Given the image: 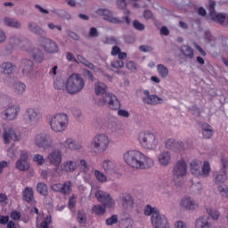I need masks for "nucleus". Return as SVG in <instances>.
<instances>
[{"label":"nucleus","mask_w":228,"mask_h":228,"mask_svg":"<svg viewBox=\"0 0 228 228\" xmlns=\"http://www.w3.org/2000/svg\"><path fill=\"white\" fill-rule=\"evenodd\" d=\"M123 160L134 170H147L154 167V159L138 150H129L123 154Z\"/></svg>","instance_id":"nucleus-1"},{"label":"nucleus","mask_w":228,"mask_h":228,"mask_svg":"<svg viewBox=\"0 0 228 228\" xmlns=\"http://www.w3.org/2000/svg\"><path fill=\"white\" fill-rule=\"evenodd\" d=\"M144 215L151 216V222L153 228H170V223L167 216L161 215L158 208L147 205L144 208Z\"/></svg>","instance_id":"nucleus-2"},{"label":"nucleus","mask_w":228,"mask_h":228,"mask_svg":"<svg viewBox=\"0 0 228 228\" xmlns=\"http://www.w3.org/2000/svg\"><path fill=\"white\" fill-rule=\"evenodd\" d=\"M172 175L173 178L171 179L172 186H181L183 184V180L184 177L188 175V163L184 159H180L177 160L172 168Z\"/></svg>","instance_id":"nucleus-3"},{"label":"nucleus","mask_w":228,"mask_h":228,"mask_svg":"<svg viewBox=\"0 0 228 228\" xmlns=\"http://www.w3.org/2000/svg\"><path fill=\"white\" fill-rule=\"evenodd\" d=\"M83 88H85V79L80 74L70 75L65 83V90L69 95H77L83 92Z\"/></svg>","instance_id":"nucleus-4"},{"label":"nucleus","mask_w":228,"mask_h":228,"mask_svg":"<svg viewBox=\"0 0 228 228\" xmlns=\"http://www.w3.org/2000/svg\"><path fill=\"white\" fill-rule=\"evenodd\" d=\"M138 142L145 151H156L159 145L158 135L151 132H141L138 134Z\"/></svg>","instance_id":"nucleus-5"},{"label":"nucleus","mask_w":228,"mask_h":228,"mask_svg":"<svg viewBox=\"0 0 228 228\" xmlns=\"http://www.w3.org/2000/svg\"><path fill=\"white\" fill-rule=\"evenodd\" d=\"M110 137L104 133L94 135L90 143V149L98 154L106 152L110 148Z\"/></svg>","instance_id":"nucleus-6"},{"label":"nucleus","mask_w":228,"mask_h":228,"mask_svg":"<svg viewBox=\"0 0 228 228\" xmlns=\"http://www.w3.org/2000/svg\"><path fill=\"white\" fill-rule=\"evenodd\" d=\"M49 126L53 133H63L69 126V116L65 113H57L52 116Z\"/></svg>","instance_id":"nucleus-7"},{"label":"nucleus","mask_w":228,"mask_h":228,"mask_svg":"<svg viewBox=\"0 0 228 228\" xmlns=\"http://www.w3.org/2000/svg\"><path fill=\"white\" fill-rule=\"evenodd\" d=\"M0 133L3 134L4 143H10V140L20 142V132L15 130L11 126L0 122Z\"/></svg>","instance_id":"nucleus-8"},{"label":"nucleus","mask_w":228,"mask_h":228,"mask_svg":"<svg viewBox=\"0 0 228 228\" xmlns=\"http://www.w3.org/2000/svg\"><path fill=\"white\" fill-rule=\"evenodd\" d=\"M42 120V112L35 107L26 109L23 115V121L28 126H37Z\"/></svg>","instance_id":"nucleus-9"},{"label":"nucleus","mask_w":228,"mask_h":228,"mask_svg":"<svg viewBox=\"0 0 228 228\" xmlns=\"http://www.w3.org/2000/svg\"><path fill=\"white\" fill-rule=\"evenodd\" d=\"M34 143L38 149H43V151H47L48 149L53 148V145L54 144L53 137L44 132L37 134L34 136Z\"/></svg>","instance_id":"nucleus-10"},{"label":"nucleus","mask_w":228,"mask_h":228,"mask_svg":"<svg viewBox=\"0 0 228 228\" xmlns=\"http://www.w3.org/2000/svg\"><path fill=\"white\" fill-rule=\"evenodd\" d=\"M98 104L99 106H104V104H107L110 110H120V101H118V98L111 93L107 94L103 98H100Z\"/></svg>","instance_id":"nucleus-11"},{"label":"nucleus","mask_w":228,"mask_h":228,"mask_svg":"<svg viewBox=\"0 0 228 228\" xmlns=\"http://www.w3.org/2000/svg\"><path fill=\"white\" fill-rule=\"evenodd\" d=\"M20 113V106L17 104L9 105L4 111L1 112V115L4 117V120L12 122L17 120L19 114Z\"/></svg>","instance_id":"nucleus-12"},{"label":"nucleus","mask_w":228,"mask_h":228,"mask_svg":"<svg viewBox=\"0 0 228 228\" xmlns=\"http://www.w3.org/2000/svg\"><path fill=\"white\" fill-rule=\"evenodd\" d=\"M180 208L184 211H197L199 209V202L190 196H183L180 200Z\"/></svg>","instance_id":"nucleus-13"},{"label":"nucleus","mask_w":228,"mask_h":228,"mask_svg":"<svg viewBox=\"0 0 228 228\" xmlns=\"http://www.w3.org/2000/svg\"><path fill=\"white\" fill-rule=\"evenodd\" d=\"M29 154L26 151H21L20 153V159L15 163V167L20 172H28L29 170Z\"/></svg>","instance_id":"nucleus-14"},{"label":"nucleus","mask_w":228,"mask_h":228,"mask_svg":"<svg viewBox=\"0 0 228 228\" xmlns=\"http://www.w3.org/2000/svg\"><path fill=\"white\" fill-rule=\"evenodd\" d=\"M142 102L148 106H158V104H163L165 100L156 94H151L149 90L143 91Z\"/></svg>","instance_id":"nucleus-15"},{"label":"nucleus","mask_w":228,"mask_h":228,"mask_svg":"<svg viewBox=\"0 0 228 228\" xmlns=\"http://www.w3.org/2000/svg\"><path fill=\"white\" fill-rule=\"evenodd\" d=\"M40 45L44 51H45V53H49L50 54H54L60 51L56 42L49 38H43L41 40Z\"/></svg>","instance_id":"nucleus-16"},{"label":"nucleus","mask_w":228,"mask_h":228,"mask_svg":"<svg viewBox=\"0 0 228 228\" xmlns=\"http://www.w3.org/2000/svg\"><path fill=\"white\" fill-rule=\"evenodd\" d=\"M157 161L159 167H168L172 163V153L169 151H161L157 155Z\"/></svg>","instance_id":"nucleus-17"},{"label":"nucleus","mask_w":228,"mask_h":228,"mask_svg":"<svg viewBox=\"0 0 228 228\" xmlns=\"http://www.w3.org/2000/svg\"><path fill=\"white\" fill-rule=\"evenodd\" d=\"M61 151L53 150L46 157L47 163L53 165V167H58L61 163Z\"/></svg>","instance_id":"nucleus-18"},{"label":"nucleus","mask_w":228,"mask_h":228,"mask_svg":"<svg viewBox=\"0 0 228 228\" xmlns=\"http://www.w3.org/2000/svg\"><path fill=\"white\" fill-rule=\"evenodd\" d=\"M97 14L103 17L104 20H107V22H110L111 24H121L122 22L120 19L113 17V12L107 9L98 10Z\"/></svg>","instance_id":"nucleus-19"},{"label":"nucleus","mask_w":228,"mask_h":228,"mask_svg":"<svg viewBox=\"0 0 228 228\" xmlns=\"http://www.w3.org/2000/svg\"><path fill=\"white\" fill-rule=\"evenodd\" d=\"M119 200L123 209H133L134 208V199L127 192L122 193L119 196Z\"/></svg>","instance_id":"nucleus-20"},{"label":"nucleus","mask_w":228,"mask_h":228,"mask_svg":"<svg viewBox=\"0 0 228 228\" xmlns=\"http://www.w3.org/2000/svg\"><path fill=\"white\" fill-rule=\"evenodd\" d=\"M165 147L168 151H173V152H181L184 149V143L177 142L175 139H167L165 142Z\"/></svg>","instance_id":"nucleus-21"},{"label":"nucleus","mask_w":228,"mask_h":228,"mask_svg":"<svg viewBox=\"0 0 228 228\" xmlns=\"http://www.w3.org/2000/svg\"><path fill=\"white\" fill-rule=\"evenodd\" d=\"M77 170V160L72 159V160H67L64 163L61 165V171L60 169H57V174H61V172H76Z\"/></svg>","instance_id":"nucleus-22"},{"label":"nucleus","mask_w":228,"mask_h":228,"mask_svg":"<svg viewBox=\"0 0 228 228\" xmlns=\"http://www.w3.org/2000/svg\"><path fill=\"white\" fill-rule=\"evenodd\" d=\"M215 6H216V2L209 0V15L212 20H215V22L222 23L224 20H225V15L222 13H216V12H215Z\"/></svg>","instance_id":"nucleus-23"},{"label":"nucleus","mask_w":228,"mask_h":228,"mask_svg":"<svg viewBox=\"0 0 228 228\" xmlns=\"http://www.w3.org/2000/svg\"><path fill=\"white\" fill-rule=\"evenodd\" d=\"M64 145L66 149H69V151H81V149H83V143L71 137H68L65 140Z\"/></svg>","instance_id":"nucleus-24"},{"label":"nucleus","mask_w":228,"mask_h":228,"mask_svg":"<svg viewBox=\"0 0 228 228\" xmlns=\"http://www.w3.org/2000/svg\"><path fill=\"white\" fill-rule=\"evenodd\" d=\"M102 168L105 174H117V164L113 160L104 159L102 163Z\"/></svg>","instance_id":"nucleus-25"},{"label":"nucleus","mask_w":228,"mask_h":228,"mask_svg":"<svg viewBox=\"0 0 228 228\" xmlns=\"http://www.w3.org/2000/svg\"><path fill=\"white\" fill-rule=\"evenodd\" d=\"M190 170L192 175H195V177H202L201 169H200V161L192 160L190 163Z\"/></svg>","instance_id":"nucleus-26"},{"label":"nucleus","mask_w":228,"mask_h":228,"mask_svg":"<svg viewBox=\"0 0 228 228\" xmlns=\"http://www.w3.org/2000/svg\"><path fill=\"white\" fill-rule=\"evenodd\" d=\"M26 84H24V82H15L12 85V92L15 95H24V94L26 93Z\"/></svg>","instance_id":"nucleus-27"},{"label":"nucleus","mask_w":228,"mask_h":228,"mask_svg":"<svg viewBox=\"0 0 228 228\" xmlns=\"http://www.w3.org/2000/svg\"><path fill=\"white\" fill-rule=\"evenodd\" d=\"M0 70L2 74H5L7 76H10V74H13V71L15 70V65H13L12 62H3L0 65Z\"/></svg>","instance_id":"nucleus-28"},{"label":"nucleus","mask_w":228,"mask_h":228,"mask_svg":"<svg viewBox=\"0 0 228 228\" xmlns=\"http://www.w3.org/2000/svg\"><path fill=\"white\" fill-rule=\"evenodd\" d=\"M202 136L205 140H209L213 136V128L208 123L201 125Z\"/></svg>","instance_id":"nucleus-29"},{"label":"nucleus","mask_w":228,"mask_h":228,"mask_svg":"<svg viewBox=\"0 0 228 228\" xmlns=\"http://www.w3.org/2000/svg\"><path fill=\"white\" fill-rule=\"evenodd\" d=\"M195 228H213L207 216L200 217L196 220Z\"/></svg>","instance_id":"nucleus-30"},{"label":"nucleus","mask_w":228,"mask_h":228,"mask_svg":"<svg viewBox=\"0 0 228 228\" xmlns=\"http://www.w3.org/2000/svg\"><path fill=\"white\" fill-rule=\"evenodd\" d=\"M22 197L25 202H31V200H33V199L35 198V192L33 191V188L26 187L22 191Z\"/></svg>","instance_id":"nucleus-31"},{"label":"nucleus","mask_w":228,"mask_h":228,"mask_svg":"<svg viewBox=\"0 0 228 228\" xmlns=\"http://www.w3.org/2000/svg\"><path fill=\"white\" fill-rule=\"evenodd\" d=\"M4 26H7V28H14L15 29H20L21 26L20 21L12 18H4Z\"/></svg>","instance_id":"nucleus-32"},{"label":"nucleus","mask_w":228,"mask_h":228,"mask_svg":"<svg viewBox=\"0 0 228 228\" xmlns=\"http://www.w3.org/2000/svg\"><path fill=\"white\" fill-rule=\"evenodd\" d=\"M106 90H108V86H106V84L102 82H96L94 84V92L96 95H104Z\"/></svg>","instance_id":"nucleus-33"},{"label":"nucleus","mask_w":228,"mask_h":228,"mask_svg":"<svg viewBox=\"0 0 228 228\" xmlns=\"http://www.w3.org/2000/svg\"><path fill=\"white\" fill-rule=\"evenodd\" d=\"M216 184H223L227 181V172L219 171L215 175Z\"/></svg>","instance_id":"nucleus-34"},{"label":"nucleus","mask_w":228,"mask_h":228,"mask_svg":"<svg viewBox=\"0 0 228 228\" xmlns=\"http://www.w3.org/2000/svg\"><path fill=\"white\" fill-rule=\"evenodd\" d=\"M23 74H30L33 70V61L28 59H24L21 63Z\"/></svg>","instance_id":"nucleus-35"},{"label":"nucleus","mask_w":228,"mask_h":228,"mask_svg":"<svg viewBox=\"0 0 228 228\" xmlns=\"http://www.w3.org/2000/svg\"><path fill=\"white\" fill-rule=\"evenodd\" d=\"M211 174V164L205 160L201 166V177H209Z\"/></svg>","instance_id":"nucleus-36"},{"label":"nucleus","mask_w":228,"mask_h":228,"mask_svg":"<svg viewBox=\"0 0 228 228\" xmlns=\"http://www.w3.org/2000/svg\"><path fill=\"white\" fill-rule=\"evenodd\" d=\"M110 192H106L102 190H98L95 192V198L97 199L98 202H102V204L103 202H106L107 199H110Z\"/></svg>","instance_id":"nucleus-37"},{"label":"nucleus","mask_w":228,"mask_h":228,"mask_svg":"<svg viewBox=\"0 0 228 228\" xmlns=\"http://www.w3.org/2000/svg\"><path fill=\"white\" fill-rule=\"evenodd\" d=\"M94 175L96 181H98V183H108V176H106V175L102 171L99 169H95L94 171Z\"/></svg>","instance_id":"nucleus-38"},{"label":"nucleus","mask_w":228,"mask_h":228,"mask_svg":"<svg viewBox=\"0 0 228 228\" xmlns=\"http://www.w3.org/2000/svg\"><path fill=\"white\" fill-rule=\"evenodd\" d=\"M157 71L159 77H161L162 79L168 77V74H169L168 68H167L165 65L159 64L157 66Z\"/></svg>","instance_id":"nucleus-39"},{"label":"nucleus","mask_w":228,"mask_h":228,"mask_svg":"<svg viewBox=\"0 0 228 228\" xmlns=\"http://www.w3.org/2000/svg\"><path fill=\"white\" fill-rule=\"evenodd\" d=\"M28 28V30L31 31V33H35V35H44V30L36 22H29Z\"/></svg>","instance_id":"nucleus-40"},{"label":"nucleus","mask_w":228,"mask_h":228,"mask_svg":"<svg viewBox=\"0 0 228 228\" xmlns=\"http://www.w3.org/2000/svg\"><path fill=\"white\" fill-rule=\"evenodd\" d=\"M32 57L36 61H38V63H42V61H44V53L38 48L32 51Z\"/></svg>","instance_id":"nucleus-41"},{"label":"nucleus","mask_w":228,"mask_h":228,"mask_svg":"<svg viewBox=\"0 0 228 228\" xmlns=\"http://www.w3.org/2000/svg\"><path fill=\"white\" fill-rule=\"evenodd\" d=\"M77 63H82L83 65H86V67H88V69H91V70H95V66L82 55H77Z\"/></svg>","instance_id":"nucleus-42"},{"label":"nucleus","mask_w":228,"mask_h":228,"mask_svg":"<svg viewBox=\"0 0 228 228\" xmlns=\"http://www.w3.org/2000/svg\"><path fill=\"white\" fill-rule=\"evenodd\" d=\"M206 211L212 220H218L220 218V211L217 209L208 207L207 208Z\"/></svg>","instance_id":"nucleus-43"},{"label":"nucleus","mask_w":228,"mask_h":228,"mask_svg":"<svg viewBox=\"0 0 228 228\" xmlns=\"http://www.w3.org/2000/svg\"><path fill=\"white\" fill-rule=\"evenodd\" d=\"M77 167H80V172H90V167L88 166V163L86 162V159H80L77 160Z\"/></svg>","instance_id":"nucleus-44"},{"label":"nucleus","mask_w":228,"mask_h":228,"mask_svg":"<svg viewBox=\"0 0 228 228\" xmlns=\"http://www.w3.org/2000/svg\"><path fill=\"white\" fill-rule=\"evenodd\" d=\"M70 191H72V183L70 181H67L61 184V193L63 195H69Z\"/></svg>","instance_id":"nucleus-45"},{"label":"nucleus","mask_w":228,"mask_h":228,"mask_svg":"<svg viewBox=\"0 0 228 228\" xmlns=\"http://www.w3.org/2000/svg\"><path fill=\"white\" fill-rule=\"evenodd\" d=\"M217 191L222 199H228V187L227 185L217 186Z\"/></svg>","instance_id":"nucleus-46"},{"label":"nucleus","mask_w":228,"mask_h":228,"mask_svg":"<svg viewBox=\"0 0 228 228\" xmlns=\"http://www.w3.org/2000/svg\"><path fill=\"white\" fill-rule=\"evenodd\" d=\"M93 213L101 216L106 213V207L104 205H95L93 207Z\"/></svg>","instance_id":"nucleus-47"},{"label":"nucleus","mask_w":228,"mask_h":228,"mask_svg":"<svg viewBox=\"0 0 228 228\" xmlns=\"http://www.w3.org/2000/svg\"><path fill=\"white\" fill-rule=\"evenodd\" d=\"M181 52L186 56V58H193V49H191V47L188 45H183L181 48Z\"/></svg>","instance_id":"nucleus-48"},{"label":"nucleus","mask_w":228,"mask_h":228,"mask_svg":"<svg viewBox=\"0 0 228 228\" xmlns=\"http://www.w3.org/2000/svg\"><path fill=\"white\" fill-rule=\"evenodd\" d=\"M37 192L40 193V195L45 196L48 193L47 185L44 183H38L37 185Z\"/></svg>","instance_id":"nucleus-49"},{"label":"nucleus","mask_w":228,"mask_h":228,"mask_svg":"<svg viewBox=\"0 0 228 228\" xmlns=\"http://www.w3.org/2000/svg\"><path fill=\"white\" fill-rule=\"evenodd\" d=\"M77 220L80 224H86V213H85L83 210H78L77 214Z\"/></svg>","instance_id":"nucleus-50"},{"label":"nucleus","mask_w":228,"mask_h":228,"mask_svg":"<svg viewBox=\"0 0 228 228\" xmlns=\"http://www.w3.org/2000/svg\"><path fill=\"white\" fill-rule=\"evenodd\" d=\"M53 86L54 88H56V90H61V88L65 86V84L63 83V79H61V77L53 78Z\"/></svg>","instance_id":"nucleus-51"},{"label":"nucleus","mask_w":228,"mask_h":228,"mask_svg":"<svg viewBox=\"0 0 228 228\" xmlns=\"http://www.w3.org/2000/svg\"><path fill=\"white\" fill-rule=\"evenodd\" d=\"M82 177L85 181V183H87V184H91L92 183V173L90 171L82 172Z\"/></svg>","instance_id":"nucleus-52"},{"label":"nucleus","mask_w":228,"mask_h":228,"mask_svg":"<svg viewBox=\"0 0 228 228\" xmlns=\"http://www.w3.org/2000/svg\"><path fill=\"white\" fill-rule=\"evenodd\" d=\"M33 162L37 163L38 165H44V163H45V159L40 154H36L34 155Z\"/></svg>","instance_id":"nucleus-53"},{"label":"nucleus","mask_w":228,"mask_h":228,"mask_svg":"<svg viewBox=\"0 0 228 228\" xmlns=\"http://www.w3.org/2000/svg\"><path fill=\"white\" fill-rule=\"evenodd\" d=\"M126 67L131 72H136V70L138 69V67L136 66V62H134L133 61H129L128 62H126Z\"/></svg>","instance_id":"nucleus-54"},{"label":"nucleus","mask_w":228,"mask_h":228,"mask_svg":"<svg viewBox=\"0 0 228 228\" xmlns=\"http://www.w3.org/2000/svg\"><path fill=\"white\" fill-rule=\"evenodd\" d=\"M103 206L106 208H113L115 206V200L111 198V195L107 198V200L103 202Z\"/></svg>","instance_id":"nucleus-55"},{"label":"nucleus","mask_w":228,"mask_h":228,"mask_svg":"<svg viewBox=\"0 0 228 228\" xmlns=\"http://www.w3.org/2000/svg\"><path fill=\"white\" fill-rule=\"evenodd\" d=\"M7 156L11 159H13V158H15V156H17V148H15L14 146L10 147L7 150Z\"/></svg>","instance_id":"nucleus-56"},{"label":"nucleus","mask_w":228,"mask_h":228,"mask_svg":"<svg viewBox=\"0 0 228 228\" xmlns=\"http://www.w3.org/2000/svg\"><path fill=\"white\" fill-rule=\"evenodd\" d=\"M220 165H221V172H227L228 168V160L226 158H222L220 160Z\"/></svg>","instance_id":"nucleus-57"},{"label":"nucleus","mask_w":228,"mask_h":228,"mask_svg":"<svg viewBox=\"0 0 228 228\" xmlns=\"http://www.w3.org/2000/svg\"><path fill=\"white\" fill-rule=\"evenodd\" d=\"M53 222L51 216H47L45 219L41 223L40 228H49V224Z\"/></svg>","instance_id":"nucleus-58"},{"label":"nucleus","mask_w":228,"mask_h":228,"mask_svg":"<svg viewBox=\"0 0 228 228\" xmlns=\"http://www.w3.org/2000/svg\"><path fill=\"white\" fill-rule=\"evenodd\" d=\"M10 43L12 44V45H17L18 47H22V40L19 37H11Z\"/></svg>","instance_id":"nucleus-59"},{"label":"nucleus","mask_w":228,"mask_h":228,"mask_svg":"<svg viewBox=\"0 0 228 228\" xmlns=\"http://www.w3.org/2000/svg\"><path fill=\"white\" fill-rule=\"evenodd\" d=\"M117 222H118V217L114 215L106 220V225H113L117 224Z\"/></svg>","instance_id":"nucleus-60"},{"label":"nucleus","mask_w":228,"mask_h":228,"mask_svg":"<svg viewBox=\"0 0 228 228\" xmlns=\"http://www.w3.org/2000/svg\"><path fill=\"white\" fill-rule=\"evenodd\" d=\"M133 26L135 29H138V31H143V29H145V26L138 20H134Z\"/></svg>","instance_id":"nucleus-61"},{"label":"nucleus","mask_w":228,"mask_h":228,"mask_svg":"<svg viewBox=\"0 0 228 228\" xmlns=\"http://www.w3.org/2000/svg\"><path fill=\"white\" fill-rule=\"evenodd\" d=\"M111 66L113 67V69H123L124 61H113L111 62Z\"/></svg>","instance_id":"nucleus-62"},{"label":"nucleus","mask_w":228,"mask_h":228,"mask_svg":"<svg viewBox=\"0 0 228 228\" xmlns=\"http://www.w3.org/2000/svg\"><path fill=\"white\" fill-rule=\"evenodd\" d=\"M174 227L175 228H188V226L186 225V223H184L181 220L175 221L174 223Z\"/></svg>","instance_id":"nucleus-63"},{"label":"nucleus","mask_w":228,"mask_h":228,"mask_svg":"<svg viewBox=\"0 0 228 228\" xmlns=\"http://www.w3.org/2000/svg\"><path fill=\"white\" fill-rule=\"evenodd\" d=\"M20 212L17 211V210H14L11 213V218L12 220H20Z\"/></svg>","instance_id":"nucleus-64"}]
</instances>
